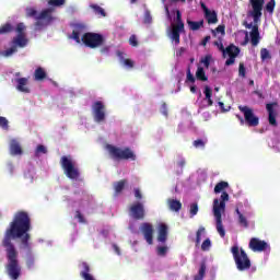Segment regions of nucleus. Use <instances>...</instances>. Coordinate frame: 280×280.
I'll use <instances>...</instances> for the list:
<instances>
[{
	"mask_svg": "<svg viewBox=\"0 0 280 280\" xmlns=\"http://www.w3.org/2000/svg\"><path fill=\"white\" fill-rule=\"evenodd\" d=\"M238 110H241L245 117V126H248V128H257V126H259V117L255 115L253 108L246 105H240Z\"/></svg>",
	"mask_w": 280,
	"mask_h": 280,
	"instance_id": "10",
	"label": "nucleus"
},
{
	"mask_svg": "<svg viewBox=\"0 0 280 280\" xmlns=\"http://www.w3.org/2000/svg\"><path fill=\"white\" fill-rule=\"evenodd\" d=\"M206 273H207V265L205 262H201L198 275L194 277V280H203Z\"/></svg>",
	"mask_w": 280,
	"mask_h": 280,
	"instance_id": "31",
	"label": "nucleus"
},
{
	"mask_svg": "<svg viewBox=\"0 0 280 280\" xmlns=\"http://www.w3.org/2000/svg\"><path fill=\"white\" fill-rule=\"evenodd\" d=\"M203 93L206 95V100L211 98V95H213V91L211 90V88H209V85L205 86Z\"/></svg>",
	"mask_w": 280,
	"mask_h": 280,
	"instance_id": "53",
	"label": "nucleus"
},
{
	"mask_svg": "<svg viewBox=\"0 0 280 280\" xmlns=\"http://www.w3.org/2000/svg\"><path fill=\"white\" fill-rule=\"evenodd\" d=\"M20 49H23V47H27V38L25 37V34H18L13 39L11 40V47L4 50L2 54L5 56V58H10V56H13V54H16Z\"/></svg>",
	"mask_w": 280,
	"mask_h": 280,
	"instance_id": "9",
	"label": "nucleus"
},
{
	"mask_svg": "<svg viewBox=\"0 0 280 280\" xmlns=\"http://www.w3.org/2000/svg\"><path fill=\"white\" fill-rule=\"evenodd\" d=\"M252 5V16L255 23H258L259 19H261V10H264V4L266 0H249Z\"/></svg>",
	"mask_w": 280,
	"mask_h": 280,
	"instance_id": "14",
	"label": "nucleus"
},
{
	"mask_svg": "<svg viewBox=\"0 0 280 280\" xmlns=\"http://www.w3.org/2000/svg\"><path fill=\"white\" fill-rule=\"evenodd\" d=\"M140 232L142 233L147 244L152 246V244H154V226L149 222L141 223Z\"/></svg>",
	"mask_w": 280,
	"mask_h": 280,
	"instance_id": "11",
	"label": "nucleus"
},
{
	"mask_svg": "<svg viewBox=\"0 0 280 280\" xmlns=\"http://www.w3.org/2000/svg\"><path fill=\"white\" fill-rule=\"evenodd\" d=\"M106 150L113 161H137V154L130 148H119L113 144H106Z\"/></svg>",
	"mask_w": 280,
	"mask_h": 280,
	"instance_id": "5",
	"label": "nucleus"
},
{
	"mask_svg": "<svg viewBox=\"0 0 280 280\" xmlns=\"http://www.w3.org/2000/svg\"><path fill=\"white\" fill-rule=\"evenodd\" d=\"M34 78L37 82H43L45 78H47V72L45 71L44 68L38 67L35 72H34Z\"/></svg>",
	"mask_w": 280,
	"mask_h": 280,
	"instance_id": "28",
	"label": "nucleus"
},
{
	"mask_svg": "<svg viewBox=\"0 0 280 280\" xmlns=\"http://www.w3.org/2000/svg\"><path fill=\"white\" fill-rule=\"evenodd\" d=\"M143 23H145L147 25H150V23H152V14L150 13V11H145Z\"/></svg>",
	"mask_w": 280,
	"mask_h": 280,
	"instance_id": "50",
	"label": "nucleus"
},
{
	"mask_svg": "<svg viewBox=\"0 0 280 280\" xmlns=\"http://www.w3.org/2000/svg\"><path fill=\"white\" fill-rule=\"evenodd\" d=\"M218 104H219L222 113H228L230 107L229 108H224V104L222 102H219Z\"/></svg>",
	"mask_w": 280,
	"mask_h": 280,
	"instance_id": "62",
	"label": "nucleus"
},
{
	"mask_svg": "<svg viewBox=\"0 0 280 280\" xmlns=\"http://www.w3.org/2000/svg\"><path fill=\"white\" fill-rule=\"evenodd\" d=\"M238 75L240 78H246V67L244 66V62L238 65Z\"/></svg>",
	"mask_w": 280,
	"mask_h": 280,
	"instance_id": "46",
	"label": "nucleus"
},
{
	"mask_svg": "<svg viewBox=\"0 0 280 280\" xmlns=\"http://www.w3.org/2000/svg\"><path fill=\"white\" fill-rule=\"evenodd\" d=\"M129 212L131 218L133 220H144L145 219V207L143 206L142 202H136L132 203L129 208Z\"/></svg>",
	"mask_w": 280,
	"mask_h": 280,
	"instance_id": "13",
	"label": "nucleus"
},
{
	"mask_svg": "<svg viewBox=\"0 0 280 280\" xmlns=\"http://www.w3.org/2000/svg\"><path fill=\"white\" fill-rule=\"evenodd\" d=\"M27 78H20L16 79V89L18 91H20L21 93H30V88H27Z\"/></svg>",
	"mask_w": 280,
	"mask_h": 280,
	"instance_id": "25",
	"label": "nucleus"
},
{
	"mask_svg": "<svg viewBox=\"0 0 280 280\" xmlns=\"http://www.w3.org/2000/svg\"><path fill=\"white\" fill-rule=\"evenodd\" d=\"M178 167H180L179 171H177V174H183V168L185 167V165H187V162L185 161V159H182L178 163H177Z\"/></svg>",
	"mask_w": 280,
	"mask_h": 280,
	"instance_id": "56",
	"label": "nucleus"
},
{
	"mask_svg": "<svg viewBox=\"0 0 280 280\" xmlns=\"http://www.w3.org/2000/svg\"><path fill=\"white\" fill-rule=\"evenodd\" d=\"M10 154L11 156H21L23 154V148H21L19 140L12 139L10 141Z\"/></svg>",
	"mask_w": 280,
	"mask_h": 280,
	"instance_id": "21",
	"label": "nucleus"
},
{
	"mask_svg": "<svg viewBox=\"0 0 280 280\" xmlns=\"http://www.w3.org/2000/svg\"><path fill=\"white\" fill-rule=\"evenodd\" d=\"M194 148L205 150V145H207V141L202 139H197L192 142Z\"/></svg>",
	"mask_w": 280,
	"mask_h": 280,
	"instance_id": "39",
	"label": "nucleus"
},
{
	"mask_svg": "<svg viewBox=\"0 0 280 280\" xmlns=\"http://www.w3.org/2000/svg\"><path fill=\"white\" fill-rule=\"evenodd\" d=\"M94 119L97 124H102L106 119V106L102 101H96L93 104Z\"/></svg>",
	"mask_w": 280,
	"mask_h": 280,
	"instance_id": "12",
	"label": "nucleus"
},
{
	"mask_svg": "<svg viewBox=\"0 0 280 280\" xmlns=\"http://www.w3.org/2000/svg\"><path fill=\"white\" fill-rule=\"evenodd\" d=\"M214 47H218L219 51H222L223 57H226V48H224V44H222V40L220 42H214L213 43Z\"/></svg>",
	"mask_w": 280,
	"mask_h": 280,
	"instance_id": "43",
	"label": "nucleus"
},
{
	"mask_svg": "<svg viewBox=\"0 0 280 280\" xmlns=\"http://www.w3.org/2000/svg\"><path fill=\"white\" fill-rule=\"evenodd\" d=\"M54 9L48 8L40 11L38 14V11L34 8H27L26 9V16L35 19V27L37 30H40L43 27H47V25H51L54 22Z\"/></svg>",
	"mask_w": 280,
	"mask_h": 280,
	"instance_id": "4",
	"label": "nucleus"
},
{
	"mask_svg": "<svg viewBox=\"0 0 280 280\" xmlns=\"http://www.w3.org/2000/svg\"><path fill=\"white\" fill-rule=\"evenodd\" d=\"M116 55L119 58L120 63L124 65V67H127V69H132L135 67V61H132V59H126L121 50H118Z\"/></svg>",
	"mask_w": 280,
	"mask_h": 280,
	"instance_id": "24",
	"label": "nucleus"
},
{
	"mask_svg": "<svg viewBox=\"0 0 280 280\" xmlns=\"http://www.w3.org/2000/svg\"><path fill=\"white\" fill-rule=\"evenodd\" d=\"M200 5H201V10L203 11L206 21H208V24L215 25V23H218V13L215 11L209 10V8H207V4H205V2H200Z\"/></svg>",
	"mask_w": 280,
	"mask_h": 280,
	"instance_id": "18",
	"label": "nucleus"
},
{
	"mask_svg": "<svg viewBox=\"0 0 280 280\" xmlns=\"http://www.w3.org/2000/svg\"><path fill=\"white\" fill-rule=\"evenodd\" d=\"M10 121H8V118L0 116V128L2 130H10Z\"/></svg>",
	"mask_w": 280,
	"mask_h": 280,
	"instance_id": "38",
	"label": "nucleus"
},
{
	"mask_svg": "<svg viewBox=\"0 0 280 280\" xmlns=\"http://www.w3.org/2000/svg\"><path fill=\"white\" fill-rule=\"evenodd\" d=\"M226 26L224 25H219L214 31H212L213 36H217V34H221L224 36L226 34Z\"/></svg>",
	"mask_w": 280,
	"mask_h": 280,
	"instance_id": "41",
	"label": "nucleus"
},
{
	"mask_svg": "<svg viewBox=\"0 0 280 280\" xmlns=\"http://www.w3.org/2000/svg\"><path fill=\"white\" fill-rule=\"evenodd\" d=\"M168 207H170L171 211H176V199H170Z\"/></svg>",
	"mask_w": 280,
	"mask_h": 280,
	"instance_id": "57",
	"label": "nucleus"
},
{
	"mask_svg": "<svg viewBox=\"0 0 280 280\" xmlns=\"http://www.w3.org/2000/svg\"><path fill=\"white\" fill-rule=\"evenodd\" d=\"M90 8L97 16H106V11L98 4H90Z\"/></svg>",
	"mask_w": 280,
	"mask_h": 280,
	"instance_id": "32",
	"label": "nucleus"
},
{
	"mask_svg": "<svg viewBox=\"0 0 280 280\" xmlns=\"http://www.w3.org/2000/svg\"><path fill=\"white\" fill-rule=\"evenodd\" d=\"M187 82H190L191 84L196 82V77L191 74V69L189 68L187 70Z\"/></svg>",
	"mask_w": 280,
	"mask_h": 280,
	"instance_id": "54",
	"label": "nucleus"
},
{
	"mask_svg": "<svg viewBox=\"0 0 280 280\" xmlns=\"http://www.w3.org/2000/svg\"><path fill=\"white\" fill-rule=\"evenodd\" d=\"M11 32H14V26L10 23H5L0 27V34H10Z\"/></svg>",
	"mask_w": 280,
	"mask_h": 280,
	"instance_id": "36",
	"label": "nucleus"
},
{
	"mask_svg": "<svg viewBox=\"0 0 280 280\" xmlns=\"http://www.w3.org/2000/svg\"><path fill=\"white\" fill-rule=\"evenodd\" d=\"M248 247L253 253H264V250H268L270 246L266 241L259 240L257 237H252L248 244Z\"/></svg>",
	"mask_w": 280,
	"mask_h": 280,
	"instance_id": "15",
	"label": "nucleus"
},
{
	"mask_svg": "<svg viewBox=\"0 0 280 280\" xmlns=\"http://www.w3.org/2000/svg\"><path fill=\"white\" fill-rule=\"evenodd\" d=\"M158 242H161L162 244L167 242V225L165 223L159 225Z\"/></svg>",
	"mask_w": 280,
	"mask_h": 280,
	"instance_id": "23",
	"label": "nucleus"
},
{
	"mask_svg": "<svg viewBox=\"0 0 280 280\" xmlns=\"http://www.w3.org/2000/svg\"><path fill=\"white\" fill-rule=\"evenodd\" d=\"M236 118L238 119L241 126H244V124H245V118L242 117V116H240V115H236Z\"/></svg>",
	"mask_w": 280,
	"mask_h": 280,
	"instance_id": "63",
	"label": "nucleus"
},
{
	"mask_svg": "<svg viewBox=\"0 0 280 280\" xmlns=\"http://www.w3.org/2000/svg\"><path fill=\"white\" fill-rule=\"evenodd\" d=\"M196 79L199 80V82H207L209 80V77H207V73L205 72V68H197Z\"/></svg>",
	"mask_w": 280,
	"mask_h": 280,
	"instance_id": "29",
	"label": "nucleus"
},
{
	"mask_svg": "<svg viewBox=\"0 0 280 280\" xmlns=\"http://www.w3.org/2000/svg\"><path fill=\"white\" fill-rule=\"evenodd\" d=\"M226 202H229V192L226 191H222L220 199L213 200V215L215 218L217 231L220 237H225L226 235V231L222 224V211L226 209Z\"/></svg>",
	"mask_w": 280,
	"mask_h": 280,
	"instance_id": "3",
	"label": "nucleus"
},
{
	"mask_svg": "<svg viewBox=\"0 0 280 280\" xmlns=\"http://www.w3.org/2000/svg\"><path fill=\"white\" fill-rule=\"evenodd\" d=\"M66 0H48V5H54L55 8H60V5H65Z\"/></svg>",
	"mask_w": 280,
	"mask_h": 280,
	"instance_id": "44",
	"label": "nucleus"
},
{
	"mask_svg": "<svg viewBox=\"0 0 280 280\" xmlns=\"http://www.w3.org/2000/svg\"><path fill=\"white\" fill-rule=\"evenodd\" d=\"M15 32H18V34H25V33H24V32H25V24L19 23V24L16 25Z\"/></svg>",
	"mask_w": 280,
	"mask_h": 280,
	"instance_id": "55",
	"label": "nucleus"
},
{
	"mask_svg": "<svg viewBox=\"0 0 280 280\" xmlns=\"http://www.w3.org/2000/svg\"><path fill=\"white\" fill-rule=\"evenodd\" d=\"M156 253L159 257H165V255H167V246H159Z\"/></svg>",
	"mask_w": 280,
	"mask_h": 280,
	"instance_id": "45",
	"label": "nucleus"
},
{
	"mask_svg": "<svg viewBox=\"0 0 280 280\" xmlns=\"http://www.w3.org/2000/svg\"><path fill=\"white\" fill-rule=\"evenodd\" d=\"M39 154H47V147L39 144L37 145L36 150H35V156H39Z\"/></svg>",
	"mask_w": 280,
	"mask_h": 280,
	"instance_id": "42",
	"label": "nucleus"
},
{
	"mask_svg": "<svg viewBox=\"0 0 280 280\" xmlns=\"http://www.w3.org/2000/svg\"><path fill=\"white\" fill-rule=\"evenodd\" d=\"M236 214L238 215V224L243 226V229H248V219H246L241 212L240 208L235 209Z\"/></svg>",
	"mask_w": 280,
	"mask_h": 280,
	"instance_id": "30",
	"label": "nucleus"
},
{
	"mask_svg": "<svg viewBox=\"0 0 280 280\" xmlns=\"http://www.w3.org/2000/svg\"><path fill=\"white\" fill-rule=\"evenodd\" d=\"M109 51H110L109 46H105V47L101 48V54H108Z\"/></svg>",
	"mask_w": 280,
	"mask_h": 280,
	"instance_id": "61",
	"label": "nucleus"
},
{
	"mask_svg": "<svg viewBox=\"0 0 280 280\" xmlns=\"http://www.w3.org/2000/svg\"><path fill=\"white\" fill-rule=\"evenodd\" d=\"M133 196H135L136 200L143 199V194L141 192V189H139V188L133 189Z\"/></svg>",
	"mask_w": 280,
	"mask_h": 280,
	"instance_id": "52",
	"label": "nucleus"
},
{
	"mask_svg": "<svg viewBox=\"0 0 280 280\" xmlns=\"http://www.w3.org/2000/svg\"><path fill=\"white\" fill-rule=\"evenodd\" d=\"M229 56V59L225 61L226 67H231V65H235V58L240 56V47L235 46L234 44H231L226 47V52Z\"/></svg>",
	"mask_w": 280,
	"mask_h": 280,
	"instance_id": "17",
	"label": "nucleus"
},
{
	"mask_svg": "<svg viewBox=\"0 0 280 280\" xmlns=\"http://www.w3.org/2000/svg\"><path fill=\"white\" fill-rule=\"evenodd\" d=\"M209 40H211V36L207 35V36L202 39L201 45H202L203 47H206L207 44L209 43Z\"/></svg>",
	"mask_w": 280,
	"mask_h": 280,
	"instance_id": "59",
	"label": "nucleus"
},
{
	"mask_svg": "<svg viewBox=\"0 0 280 280\" xmlns=\"http://www.w3.org/2000/svg\"><path fill=\"white\" fill-rule=\"evenodd\" d=\"M27 268H34V258H28L26 261Z\"/></svg>",
	"mask_w": 280,
	"mask_h": 280,
	"instance_id": "60",
	"label": "nucleus"
},
{
	"mask_svg": "<svg viewBox=\"0 0 280 280\" xmlns=\"http://www.w3.org/2000/svg\"><path fill=\"white\" fill-rule=\"evenodd\" d=\"M75 218L81 224H86V219H84V215H82V212H80V210L75 211Z\"/></svg>",
	"mask_w": 280,
	"mask_h": 280,
	"instance_id": "49",
	"label": "nucleus"
},
{
	"mask_svg": "<svg viewBox=\"0 0 280 280\" xmlns=\"http://www.w3.org/2000/svg\"><path fill=\"white\" fill-rule=\"evenodd\" d=\"M185 32V23L180 15V11L176 10V43H180V33Z\"/></svg>",
	"mask_w": 280,
	"mask_h": 280,
	"instance_id": "19",
	"label": "nucleus"
},
{
	"mask_svg": "<svg viewBox=\"0 0 280 280\" xmlns=\"http://www.w3.org/2000/svg\"><path fill=\"white\" fill-rule=\"evenodd\" d=\"M260 58L261 60H270L272 56H270V51L267 48H261L260 49Z\"/></svg>",
	"mask_w": 280,
	"mask_h": 280,
	"instance_id": "40",
	"label": "nucleus"
},
{
	"mask_svg": "<svg viewBox=\"0 0 280 280\" xmlns=\"http://www.w3.org/2000/svg\"><path fill=\"white\" fill-rule=\"evenodd\" d=\"M129 45H131V47H138L139 46V42L137 40V35H131L129 37Z\"/></svg>",
	"mask_w": 280,
	"mask_h": 280,
	"instance_id": "51",
	"label": "nucleus"
},
{
	"mask_svg": "<svg viewBox=\"0 0 280 280\" xmlns=\"http://www.w3.org/2000/svg\"><path fill=\"white\" fill-rule=\"evenodd\" d=\"M73 27L74 28L70 38H72V40H74L78 45H80V43H83V45H85V47H90V49H97V47H102V45H104V35L91 32L84 34L86 25L82 23H77L73 25ZM81 34L83 35L80 38Z\"/></svg>",
	"mask_w": 280,
	"mask_h": 280,
	"instance_id": "2",
	"label": "nucleus"
},
{
	"mask_svg": "<svg viewBox=\"0 0 280 280\" xmlns=\"http://www.w3.org/2000/svg\"><path fill=\"white\" fill-rule=\"evenodd\" d=\"M183 209V203L179 200L176 201V211H180Z\"/></svg>",
	"mask_w": 280,
	"mask_h": 280,
	"instance_id": "64",
	"label": "nucleus"
},
{
	"mask_svg": "<svg viewBox=\"0 0 280 280\" xmlns=\"http://www.w3.org/2000/svg\"><path fill=\"white\" fill-rule=\"evenodd\" d=\"M128 185V179H120L119 182L114 183V191L115 196H119L124 189H126V186Z\"/></svg>",
	"mask_w": 280,
	"mask_h": 280,
	"instance_id": "26",
	"label": "nucleus"
},
{
	"mask_svg": "<svg viewBox=\"0 0 280 280\" xmlns=\"http://www.w3.org/2000/svg\"><path fill=\"white\" fill-rule=\"evenodd\" d=\"M211 248V240L206 238L201 244V250H209Z\"/></svg>",
	"mask_w": 280,
	"mask_h": 280,
	"instance_id": "47",
	"label": "nucleus"
},
{
	"mask_svg": "<svg viewBox=\"0 0 280 280\" xmlns=\"http://www.w3.org/2000/svg\"><path fill=\"white\" fill-rule=\"evenodd\" d=\"M231 253L235 262V266L240 272H245V270H250V258L244 248H240V246L234 245L231 247Z\"/></svg>",
	"mask_w": 280,
	"mask_h": 280,
	"instance_id": "6",
	"label": "nucleus"
},
{
	"mask_svg": "<svg viewBox=\"0 0 280 280\" xmlns=\"http://www.w3.org/2000/svg\"><path fill=\"white\" fill-rule=\"evenodd\" d=\"M187 23H188L189 30H191L192 32H198V30H200V27H205V20H200L198 22L187 20Z\"/></svg>",
	"mask_w": 280,
	"mask_h": 280,
	"instance_id": "27",
	"label": "nucleus"
},
{
	"mask_svg": "<svg viewBox=\"0 0 280 280\" xmlns=\"http://www.w3.org/2000/svg\"><path fill=\"white\" fill-rule=\"evenodd\" d=\"M176 0H171V5L165 4L166 19L171 25L167 27L166 33L171 40H176V9L174 8Z\"/></svg>",
	"mask_w": 280,
	"mask_h": 280,
	"instance_id": "8",
	"label": "nucleus"
},
{
	"mask_svg": "<svg viewBox=\"0 0 280 280\" xmlns=\"http://www.w3.org/2000/svg\"><path fill=\"white\" fill-rule=\"evenodd\" d=\"M275 8H277V0H270L269 2H267L266 7H265V10L269 14H273L275 13Z\"/></svg>",
	"mask_w": 280,
	"mask_h": 280,
	"instance_id": "33",
	"label": "nucleus"
},
{
	"mask_svg": "<svg viewBox=\"0 0 280 280\" xmlns=\"http://www.w3.org/2000/svg\"><path fill=\"white\" fill-rule=\"evenodd\" d=\"M194 215H198V203L190 205V218H194Z\"/></svg>",
	"mask_w": 280,
	"mask_h": 280,
	"instance_id": "48",
	"label": "nucleus"
},
{
	"mask_svg": "<svg viewBox=\"0 0 280 280\" xmlns=\"http://www.w3.org/2000/svg\"><path fill=\"white\" fill-rule=\"evenodd\" d=\"M229 187V184L226 182H220L214 186V194H220L224 191Z\"/></svg>",
	"mask_w": 280,
	"mask_h": 280,
	"instance_id": "34",
	"label": "nucleus"
},
{
	"mask_svg": "<svg viewBox=\"0 0 280 280\" xmlns=\"http://www.w3.org/2000/svg\"><path fill=\"white\" fill-rule=\"evenodd\" d=\"M205 226H200L196 233V246L200 245V242L202 240V235L206 233Z\"/></svg>",
	"mask_w": 280,
	"mask_h": 280,
	"instance_id": "35",
	"label": "nucleus"
},
{
	"mask_svg": "<svg viewBox=\"0 0 280 280\" xmlns=\"http://www.w3.org/2000/svg\"><path fill=\"white\" fill-rule=\"evenodd\" d=\"M32 231V219L25 211H19L13 218V222L4 231L1 246L4 249L7 265L5 271L11 280H18L21 277V264L19 262V249L14 245V240H21L23 248H30V235Z\"/></svg>",
	"mask_w": 280,
	"mask_h": 280,
	"instance_id": "1",
	"label": "nucleus"
},
{
	"mask_svg": "<svg viewBox=\"0 0 280 280\" xmlns=\"http://www.w3.org/2000/svg\"><path fill=\"white\" fill-rule=\"evenodd\" d=\"M80 268H82V271L80 272V277L83 280H95V277L91 275V266L86 261H82L80 265Z\"/></svg>",
	"mask_w": 280,
	"mask_h": 280,
	"instance_id": "20",
	"label": "nucleus"
},
{
	"mask_svg": "<svg viewBox=\"0 0 280 280\" xmlns=\"http://www.w3.org/2000/svg\"><path fill=\"white\" fill-rule=\"evenodd\" d=\"M160 112L162 113V115H164V117H167V104L163 103L161 105Z\"/></svg>",
	"mask_w": 280,
	"mask_h": 280,
	"instance_id": "58",
	"label": "nucleus"
},
{
	"mask_svg": "<svg viewBox=\"0 0 280 280\" xmlns=\"http://www.w3.org/2000/svg\"><path fill=\"white\" fill-rule=\"evenodd\" d=\"M212 59L213 57L211 55H206L205 58H201L200 62L206 69H209Z\"/></svg>",
	"mask_w": 280,
	"mask_h": 280,
	"instance_id": "37",
	"label": "nucleus"
},
{
	"mask_svg": "<svg viewBox=\"0 0 280 280\" xmlns=\"http://www.w3.org/2000/svg\"><path fill=\"white\" fill-rule=\"evenodd\" d=\"M60 165L67 178H70V180H78V178H80V168L75 166V163L73 159H71V155L61 156Z\"/></svg>",
	"mask_w": 280,
	"mask_h": 280,
	"instance_id": "7",
	"label": "nucleus"
},
{
	"mask_svg": "<svg viewBox=\"0 0 280 280\" xmlns=\"http://www.w3.org/2000/svg\"><path fill=\"white\" fill-rule=\"evenodd\" d=\"M275 106H277V103H269L266 105L270 126H277V112H275Z\"/></svg>",
	"mask_w": 280,
	"mask_h": 280,
	"instance_id": "22",
	"label": "nucleus"
},
{
	"mask_svg": "<svg viewBox=\"0 0 280 280\" xmlns=\"http://www.w3.org/2000/svg\"><path fill=\"white\" fill-rule=\"evenodd\" d=\"M244 27H246V30H252V32L249 33L250 36V43L253 45V47H257L259 45V25L254 24L253 23H248V22H244L243 23Z\"/></svg>",
	"mask_w": 280,
	"mask_h": 280,
	"instance_id": "16",
	"label": "nucleus"
}]
</instances>
